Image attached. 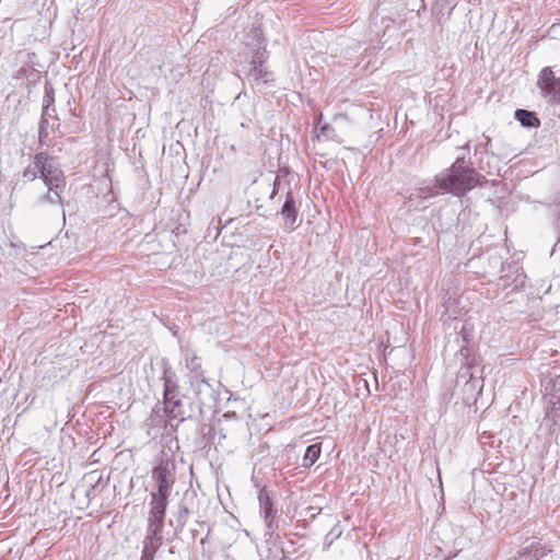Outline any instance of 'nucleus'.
<instances>
[{
	"label": "nucleus",
	"mask_w": 560,
	"mask_h": 560,
	"mask_svg": "<svg viewBox=\"0 0 560 560\" xmlns=\"http://www.w3.org/2000/svg\"><path fill=\"white\" fill-rule=\"evenodd\" d=\"M189 514H190L189 508L187 506V504L185 503L184 500L180 501L178 503V510L176 512V523H177L176 529H178V530L184 529V527L187 524Z\"/></svg>",
	"instance_id": "19"
},
{
	"label": "nucleus",
	"mask_w": 560,
	"mask_h": 560,
	"mask_svg": "<svg viewBox=\"0 0 560 560\" xmlns=\"http://www.w3.org/2000/svg\"><path fill=\"white\" fill-rule=\"evenodd\" d=\"M191 386L198 399L202 402L203 398L212 396V387L205 375H195L191 380Z\"/></svg>",
	"instance_id": "13"
},
{
	"label": "nucleus",
	"mask_w": 560,
	"mask_h": 560,
	"mask_svg": "<svg viewBox=\"0 0 560 560\" xmlns=\"http://www.w3.org/2000/svg\"><path fill=\"white\" fill-rule=\"evenodd\" d=\"M161 369L163 394L162 400H159L158 404L162 405L170 420L182 423L191 418V413L185 405L186 396L180 393L177 375L166 359L161 360Z\"/></svg>",
	"instance_id": "3"
},
{
	"label": "nucleus",
	"mask_w": 560,
	"mask_h": 560,
	"mask_svg": "<svg viewBox=\"0 0 560 560\" xmlns=\"http://www.w3.org/2000/svg\"><path fill=\"white\" fill-rule=\"evenodd\" d=\"M395 30V20L389 16H373L371 22V33L381 39L385 37L390 31Z\"/></svg>",
	"instance_id": "12"
},
{
	"label": "nucleus",
	"mask_w": 560,
	"mask_h": 560,
	"mask_svg": "<svg viewBox=\"0 0 560 560\" xmlns=\"http://www.w3.org/2000/svg\"><path fill=\"white\" fill-rule=\"evenodd\" d=\"M50 156L47 152L36 153V168L42 167L40 178L46 187L60 188L65 186V177L62 171L55 164L49 163Z\"/></svg>",
	"instance_id": "10"
},
{
	"label": "nucleus",
	"mask_w": 560,
	"mask_h": 560,
	"mask_svg": "<svg viewBox=\"0 0 560 560\" xmlns=\"http://www.w3.org/2000/svg\"><path fill=\"white\" fill-rule=\"evenodd\" d=\"M456 0H445V5L450 7L451 10H453L456 7Z\"/></svg>",
	"instance_id": "31"
},
{
	"label": "nucleus",
	"mask_w": 560,
	"mask_h": 560,
	"mask_svg": "<svg viewBox=\"0 0 560 560\" xmlns=\"http://www.w3.org/2000/svg\"><path fill=\"white\" fill-rule=\"evenodd\" d=\"M36 168V155L34 156L33 164L28 165L23 171V177L26 178L28 182L35 180L37 177H40L42 167Z\"/></svg>",
	"instance_id": "23"
},
{
	"label": "nucleus",
	"mask_w": 560,
	"mask_h": 560,
	"mask_svg": "<svg viewBox=\"0 0 560 560\" xmlns=\"http://www.w3.org/2000/svg\"><path fill=\"white\" fill-rule=\"evenodd\" d=\"M435 188L442 192L463 197L477 186H483L487 178L470 166L464 156L457 158L454 163L436 174Z\"/></svg>",
	"instance_id": "2"
},
{
	"label": "nucleus",
	"mask_w": 560,
	"mask_h": 560,
	"mask_svg": "<svg viewBox=\"0 0 560 560\" xmlns=\"http://www.w3.org/2000/svg\"><path fill=\"white\" fill-rule=\"evenodd\" d=\"M317 137H324L327 140L341 142V139L338 137L335 128L327 122L324 125H320L319 133Z\"/></svg>",
	"instance_id": "21"
},
{
	"label": "nucleus",
	"mask_w": 560,
	"mask_h": 560,
	"mask_svg": "<svg viewBox=\"0 0 560 560\" xmlns=\"http://www.w3.org/2000/svg\"><path fill=\"white\" fill-rule=\"evenodd\" d=\"M515 119L520 121L523 127L537 128L540 126V120L535 112L518 108L514 113Z\"/></svg>",
	"instance_id": "14"
},
{
	"label": "nucleus",
	"mask_w": 560,
	"mask_h": 560,
	"mask_svg": "<svg viewBox=\"0 0 560 560\" xmlns=\"http://www.w3.org/2000/svg\"><path fill=\"white\" fill-rule=\"evenodd\" d=\"M471 340V332L466 325L456 322L454 332L447 335L444 346L445 360L453 358L455 365L459 364L453 395L468 406L477 400L483 386L480 355Z\"/></svg>",
	"instance_id": "1"
},
{
	"label": "nucleus",
	"mask_w": 560,
	"mask_h": 560,
	"mask_svg": "<svg viewBox=\"0 0 560 560\" xmlns=\"http://www.w3.org/2000/svg\"><path fill=\"white\" fill-rule=\"evenodd\" d=\"M258 501L260 513L265 516L277 514V510L273 508L272 500L269 495V492L264 488L259 490Z\"/></svg>",
	"instance_id": "16"
},
{
	"label": "nucleus",
	"mask_w": 560,
	"mask_h": 560,
	"mask_svg": "<svg viewBox=\"0 0 560 560\" xmlns=\"http://www.w3.org/2000/svg\"><path fill=\"white\" fill-rule=\"evenodd\" d=\"M186 368L190 372L195 373V375H203V372L201 371V359L197 355L186 359Z\"/></svg>",
	"instance_id": "24"
},
{
	"label": "nucleus",
	"mask_w": 560,
	"mask_h": 560,
	"mask_svg": "<svg viewBox=\"0 0 560 560\" xmlns=\"http://www.w3.org/2000/svg\"><path fill=\"white\" fill-rule=\"evenodd\" d=\"M269 51L265 45L258 46L253 52L245 77L249 81L270 84L275 82L273 72L268 67Z\"/></svg>",
	"instance_id": "6"
},
{
	"label": "nucleus",
	"mask_w": 560,
	"mask_h": 560,
	"mask_svg": "<svg viewBox=\"0 0 560 560\" xmlns=\"http://www.w3.org/2000/svg\"><path fill=\"white\" fill-rule=\"evenodd\" d=\"M165 516L151 512L148 513L147 534L140 560H154L156 552L163 544Z\"/></svg>",
	"instance_id": "5"
},
{
	"label": "nucleus",
	"mask_w": 560,
	"mask_h": 560,
	"mask_svg": "<svg viewBox=\"0 0 560 560\" xmlns=\"http://www.w3.org/2000/svg\"><path fill=\"white\" fill-rule=\"evenodd\" d=\"M280 213L284 221V228L293 229L299 215V207L291 188L285 194V200Z\"/></svg>",
	"instance_id": "11"
},
{
	"label": "nucleus",
	"mask_w": 560,
	"mask_h": 560,
	"mask_svg": "<svg viewBox=\"0 0 560 560\" xmlns=\"http://www.w3.org/2000/svg\"><path fill=\"white\" fill-rule=\"evenodd\" d=\"M162 405L158 402L153 406L150 416L144 421L147 434L149 438L156 440L164 435H171L176 431L177 425L172 423Z\"/></svg>",
	"instance_id": "7"
},
{
	"label": "nucleus",
	"mask_w": 560,
	"mask_h": 560,
	"mask_svg": "<svg viewBox=\"0 0 560 560\" xmlns=\"http://www.w3.org/2000/svg\"><path fill=\"white\" fill-rule=\"evenodd\" d=\"M61 200L62 199L58 191V188H51V190L48 189V191L39 198L40 203H50V205H57V203L61 205Z\"/></svg>",
	"instance_id": "22"
},
{
	"label": "nucleus",
	"mask_w": 560,
	"mask_h": 560,
	"mask_svg": "<svg viewBox=\"0 0 560 560\" xmlns=\"http://www.w3.org/2000/svg\"><path fill=\"white\" fill-rule=\"evenodd\" d=\"M526 279L527 277L518 262H504L502 264L501 276L497 285L502 290H510L509 294L523 289Z\"/></svg>",
	"instance_id": "8"
},
{
	"label": "nucleus",
	"mask_w": 560,
	"mask_h": 560,
	"mask_svg": "<svg viewBox=\"0 0 560 560\" xmlns=\"http://www.w3.org/2000/svg\"><path fill=\"white\" fill-rule=\"evenodd\" d=\"M45 95H44V104H43V114L44 116L50 115V109L55 112L54 103H55V89L52 84L48 81L45 82Z\"/></svg>",
	"instance_id": "17"
},
{
	"label": "nucleus",
	"mask_w": 560,
	"mask_h": 560,
	"mask_svg": "<svg viewBox=\"0 0 560 560\" xmlns=\"http://www.w3.org/2000/svg\"><path fill=\"white\" fill-rule=\"evenodd\" d=\"M322 118H323V114L319 113L315 119H314V127L317 128L319 125H320V121H322Z\"/></svg>",
	"instance_id": "30"
},
{
	"label": "nucleus",
	"mask_w": 560,
	"mask_h": 560,
	"mask_svg": "<svg viewBox=\"0 0 560 560\" xmlns=\"http://www.w3.org/2000/svg\"><path fill=\"white\" fill-rule=\"evenodd\" d=\"M320 456V444H311L306 447L305 454L303 456V466L311 467Z\"/></svg>",
	"instance_id": "18"
},
{
	"label": "nucleus",
	"mask_w": 560,
	"mask_h": 560,
	"mask_svg": "<svg viewBox=\"0 0 560 560\" xmlns=\"http://www.w3.org/2000/svg\"><path fill=\"white\" fill-rule=\"evenodd\" d=\"M264 560H287L283 547L280 542L272 539L266 540V551L262 555Z\"/></svg>",
	"instance_id": "15"
},
{
	"label": "nucleus",
	"mask_w": 560,
	"mask_h": 560,
	"mask_svg": "<svg viewBox=\"0 0 560 560\" xmlns=\"http://www.w3.org/2000/svg\"><path fill=\"white\" fill-rule=\"evenodd\" d=\"M491 145V139L490 138H487V141H486V151H488L489 147Z\"/></svg>",
	"instance_id": "32"
},
{
	"label": "nucleus",
	"mask_w": 560,
	"mask_h": 560,
	"mask_svg": "<svg viewBox=\"0 0 560 560\" xmlns=\"http://www.w3.org/2000/svg\"><path fill=\"white\" fill-rule=\"evenodd\" d=\"M279 185H280V178H279V176H276L273 184H272V191L270 194V199L275 198V196L277 195Z\"/></svg>",
	"instance_id": "29"
},
{
	"label": "nucleus",
	"mask_w": 560,
	"mask_h": 560,
	"mask_svg": "<svg viewBox=\"0 0 560 560\" xmlns=\"http://www.w3.org/2000/svg\"><path fill=\"white\" fill-rule=\"evenodd\" d=\"M249 33L250 37L257 42V47L260 45H265V47L267 48V40L264 36V32L260 25L254 26Z\"/></svg>",
	"instance_id": "26"
},
{
	"label": "nucleus",
	"mask_w": 560,
	"mask_h": 560,
	"mask_svg": "<svg viewBox=\"0 0 560 560\" xmlns=\"http://www.w3.org/2000/svg\"><path fill=\"white\" fill-rule=\"evenodd\" d=\"M522 550L521 556L527 555L530 559L538 560L544 555L540 541H532L529 545L524 546Z\"/></svg>",
	"instance_id": "20"
},
{
	"label": "nucleus",
	"mask_w": 560,
	"mask_h": 560,
	"mask_svg": "<svg viewBox=\"0 0 560 560\" xmlns=\"http://www.w3.org/2000/svg\"><path fill=\"white\" fill-rule=\"evenodd\" d=\"M200 433L207 443L213 442L215 432L211 424H202Z\"/></svg>",
	"instance_id": "27"
},
{
	"label": "nucleus",
	"mask_w": 560,
	"mask_h": 560,
	"mask_svg": "<svg viewBox=\"0 0 560 560\" xmlns=\"http://www.w3.org/2000/svg\"><path fill=\"white\" fill-rule=\"evenodd\" d=\"M266 527L268 529L267 534L270 536L269 539H272V534L275 529L278 527L277 521H276V514L268 515L264 517Z\"/></svg>",
	"instance_id": "28"
},
{
	"label": "nucleus",
	"mask_w": 560,
	"mask_h": 560,
	"mask_svg": "<svg viewBox=\"0 0 560 560\" xmlns=\"http://www.w3.org/2000/svg\"><path fill=\"white\" fill-rule=\"evenodd\" d=\"M176 463L173 458H161L152 469V479L155 481V490L151 491L149 502L151 513L166 515L168 498L175 483Z\"/></svg>",
	"instance_id": "4"
},
{
	"label": "nucleus",
	"mask_w": 560,
	"mask_h": 560,
	"mask_svg": "<svg viewBox=\"0 0 560 560\" xmlns=\"http://www.w3.org/2000/svg\"><path fill=\"white\" fill-rule=\"evenodd\" d=\"M48 127H49V121L47 119V116H44V114L42 113V118H40L39 128H38V139H39L40 143H43L44 140L49 135Z\"/></svg>",
	"instance_id": "25"
},
{
	"label": "nucleus",
	"mask_w": 560,
	"mask_h": 560,
	"mask_svg": "<svg viewBox=\"0 0 560 560\" xmlns=\"http://www.w3.org/2000/svg\"><path fill=\"white\" fill-rule=\"evenodd\" d=\"M537 88L540 95L551 105L560 104V78L555 75L551 67L540 70L537 78Z\"/></svg>",
	"instance_id": "9"
}]
</instances>
